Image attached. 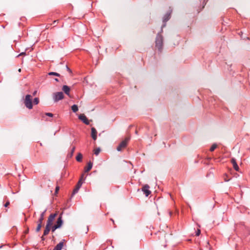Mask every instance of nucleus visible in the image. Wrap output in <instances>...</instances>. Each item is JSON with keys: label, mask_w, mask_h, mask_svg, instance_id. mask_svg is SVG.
Masks as SVG:
<instances>
[{"label": "nucleus", "mask_w": 250, "mask_h": 250, "mask_svg": "<svg viewBox=\"0 0 250 250\" xmlns=\"http://www.w3.org/2000/svg\"><path fill=\"white\" fill-rule=\"evenodd\" d=\"M229 181V179H226V178L225 179V182H228Z\"/></svg>", "instance_id": "37"}, {"label": "nucleus", "mask_w": 250, "mask_h": 250, "mask_svg": "<svg viewBox=\"0 0 250 250\" xmlns=\"http://www.w3.org/2000/svg\"><path fill=\"white\" fill-rule=\"evenodd\" d=\"M217 147V145L216 144H213L211 147L210 148V151H213L214 149Z\"/></svg>", "instance_id": "26"}, {"label": "nucleus", "mask_w": 250, "mask_h": 250, "mask_svg": "<svg viewBox=\"0 0 250 250\" xmlns=\"http://www.w3.org/2000/svg\"><path fill=\"white\" fill-rule=\"evenodd\" d=\"M65 67H66V70L69 72V73H72V71L71 70V69L68 67V66L67 65H65Z\"/></svg>", "instance_id": "30"}, {"label": "nucleus", "mask_w": 250, "mask_h": 250, "mask_svg": "<svg viewBox=\"0 0 250 250\" xmlns=\"http://www.w3.org/2000/svg\"><path fill=\"white\" fill-rule=\"evenodd\" d=\"M79 119L81 120L83 123H84L86 125H89V122L87 118H86V116L83 114H81L79 115Z\"/></svg>", "instance_id": "7"}, {"label": "nucleus", "mask_w": 250, "mask_h": 250, "mask_svg": "<svg viewBox=\"0 0 250 250\" xmlns=\"http://www.w3.org/2000/svg\"><path fill=\"white\" fill-rule=\"evenodd\" d=\"M50 230L51 227L46 225L45 229L44 230L43 232V236L48 235Z\"/></svg>", "instance_id": "17"}, {"label": "nucleus", "mask_w": 250, "mask_h": 250, "mask_svg": "<svg viewBox=\"0 0 250 250\" xmlns=\"http://www.w3.org/2000/svg\"><path fill=\"white\" fill-rule=\"evenodd\" d=\"M10 204V202L9 201H7L4 205L5 207H8Z\"/></svg>", "instance_id": "32"}, {"label": "nucleus", "mask_w": 250, "mask_h": 250, "mask_svg": "<svg viewBox=\"0 0 250 250\" xmlns=\"http://www.w3.org/2000/svg\"><path fill=\"white\" fill-rule=\"evenodd\" d=\"M48 74V75H50V76L53 75V76H55L57 77H61V75L59 73H58L57 72H49Z\"/></svg>", "instance_id": "21"}, {"label": "nucleus", "mask_w": 250, "mask_h": 250, "mask_svg": "<svg viewBox=\"0 0 250 250\" xmlns=\"http://www.w3.org/2000/svg\"><path fill=\"white\" fill-rule=\"evenodd\" d=\"M57 21H54V23H56V22Z\"/></svg>", "instance_id": "42"}, {"label": "nucleus", "mask_w": 250, "mask_h": 250, "mask_svg": "<svg viewBox=\"0 0 250 250\" xmlns=\"http://www.w3.org/2000/svg\"><path fill=\"white\" fill-rule=\"evenodd\" d=\"M36 93H37V91H35L33 92V95L34 96H35V95L36 94Z\"/></svg>", "instance_id": "36"}, {"label": "nucleus", "mask_w": 250, "mask_h": 250, "mask_svg": "<svg viewBox=\"0 0 250 250\" xmlns=\"http://www.w3.org/2000/svg\"><path fill=\"white\" fill-rule=\"evenodd\" d=\"M62 90L67 95H70V88L68 86L66 85H63L62 87Z\"/></svg>", "instance_id": "11"}, {"label": "nucleus", "mask_w": 250, "mask_h": 250, "mask_svg": "<svg viewBox=\"0 0 250 250\" xmlns=\"http://www.w3.org/2000/svg\"><path fill=\"white\" fill-rule=\"evenodd\" d=\"M42 223H38V225H37V227L36 229V232H39L40 231V230H41V229L42 228Z\"/></svg>", "instance_id": "22"}, {"label": "nucleus", "mask_w": 250, "mask_h": 250, "mask_svg": "<svg viewBox=\"0 0 250 250\" xmlns=\"http://www.w3.org/2000/svg\"><path fill=\"white\" fill-rule=\"evenodd\" d=\"M200 233H201V231L200 229H198L196 232V235L199 236L200 235Z\"/></svg>", "instance_id": "31"}, {"label": "nucleus", "mask_w": 250, "mask_h": 250, "mask_svg": "<svg viewBox=\"0 0 250 250\" xmlns=\"http://www.w3.org/2000/svg\"><path fill=\"white\" fill-rule=\"evenodd\" d=\"M29 232V228L27 227V229L24 231V233L27 234Z\"/></svg>", "instance_id": "33"}, {"label": "nucleus", "mask_w": 250, "mask_h": 250, "mask_svg": "<svg viewBox=\"0 0 250 250\" xmlns=\"http://www.w3.org/2000/svg\"><path fill=\"white\" fill-rule=\"evenodd\" d=\"M63 220L62 218V213L61 214L59 217L57 218V221L54 225L58 229L60 228L63 224Z\"/></svg>", "instance_id": "6"}, {"label": "nucleus", "mask_w": 250, "mask_h": 250, "mask_svg": "<svg viewBox=\"0 0 250 250\" xmlns=\"http://www.w3.org/2000/svg\"><path fill=\"white\" fill-rule=\"evenodd\" d=\"M171 13V10H169L164 15L163 21V22H166L169 20V19L170 18Z\"/></svg>", "instance_id": "9"}, {"label": "nucleus", "mask_w": 250, "mask_h": 250, "mask_svg": "<svg viewBox=\"0 0 250 250\" xmlns=\"http://www.w3.org/2000/svg\"><path fill=\"white\" fill-rule=\"evenodd\" d=\"M57 215V213L51 214L48 218V220L47 221L46 225L51 227L53 224L54 220L55 218L56 217Z\"/></svg>", "instance_id": "5"}, {"label": "nucleus", "mask_w": 250, "mask_h": 250, "mask_svg": "<svg viewBox=\"0 0 250 250\" xmlns=\"http://www.w3.org/2000/svg\"><path fill=\"white\" fill-rule=\"evenodd\" d=\"M231 162L232 164L233 165V167L234 169L236 171H239V167L236 163V160L233 158L231 159Z\"/></svg>", "instance_id": "12"}, {"label": "nucleus", "mask_w": 250, "mask_h": 250, "mask_svg": "<svg viewBox=\"0 0 250 250\" xmlns=\"http://www.w3.org/2000/svg\"><path fill=\"white\" fill-rule=\"evenodd\" d=\"M54 80H55V81H56V82H59V79H57V78H55V79H54Z\"/></svg>", "instance_id": "40"}, {"label": "nucleus", "mask_w": 250, "mask_h": 250, "mask_svg": "<svg viewBox=\"0 0 250 250\" xmlns=\"http://www.w3.org/2000/svg\"><path fill=\"white\" fill-rule=\"evenodd\" d=\"M208 0H204L203 5L202 6V8L201 10L204 8V7H205V5L206 4V3L208 1Z\"/></svg>", "instance_id": "29"}, {"label": "nucleus", "mask_w": 250, "mask_h": 250, "mask_svg": "<svg viewBox=\"0 0 250 250\" xmlns=\"http://www.w3.org/2000/svg\"><path fill=\"white\" fill-rule=\"evenodd\" d=\"M58 228L55 226H53L51 227V230L52 232H54Z\"/></svg>", "instance_id": "27"}, {"label": "nucleus", "mask_w": 250, "mask_h": 250, "mask_svg": "<svg viewBox=\"0 0 250 250\" xmlns=\"http://www.w3.org/2000/svg\"><path fill=\"white\" fill-rule=\"evenodd\" d=\"M25 53L22 52L21 53V54H20V55H22V54H25Z\"/></svg>", "instance_id": "41"}, {"label": "nucleus", "mask_w": 250, "mask_h": 250, "mask_svg": "<svg viewBox=\"0 0 250 250\" xmlns=\"http://www.w3.org/2000/svg\"><path fill=\"white\" fill-rule=\"evenodd\" d=\"M82 184H83L82 180V179H81L78 181V182L77 183V184L76 185V186H77V187H78L79 188H80L81 187V186L82 185Z\"/></svg>", "instance_id": "24"}, {"label": "nucleus", "mask_w": 250, "mask_h": 250, "mask_svg": "<svg viewBox=\"0 0 250 250\" xmlns=\"http://www.w3.org/2000/svg\"><path fill=\"white\" fill-rule=\"evenodd\" d=\"M111 220L113 223L114 222V220H113L112 219H111Z\"/></svg>", "instance_id": "45"}, {"label": "nucleus", "mask_w": 250, "mask_h": 250, "mask_svg": "<svg viewBox=\"0 0 250 250\" xmlns=\"http://www.w3.org/2000/svg\"><path fill=\"white\" fill-rule=\"evenodd\" d=\"M41 239L42 241H44L45 240V238L43 235L41 237Z\"/></svg>", "instance_id": "35"}, {"label": "nucleus", "mask_w": 250, "mask_h": 250, "mask_svg": "<svg viewBox=\"0 0 250 250\" xmlns=\"http://www.w3.org/2000/svg\"><path fill=\"white\" fill-rule=\"evenodd\" d=\"M32 103L35 104H38L39 103V99L38 98H34Z\"/></svg>", "instance_id": "25"}, {"label": "nucleus", "mask_w": 250, "mask_h": 250, "mask_svg": "<svg viewBox=\"0 0 250 250\" xmlns=\"http://www.w3.org/2000/svg\"><path fill=\"white\" fill-rule=\"evenodd\" d=\"M79 189L80 188L78 187H77V186H75V188H74V189L73 190V192L72 193L71 197H72L77 193H78V191L79 190Z\"/></svg>", "instance_id": "19"}, {"label": "nucleus", "mask_w": 250, "mask_h": 250, "mask_svg": "<svg viewBox=\"0 0 250 250\" xmlns=\"http://www.w3.org/2000/svg\"><path fill=\"white\" fill-rule=\"evenodd\" d=\"M64 98V95L62 92H58L53 93V99L55 103L58 102Z\"/></svg>", "instance_id": "3"}, {"label": "nucleus", "mask_w": 250, "mask_h": 250, "mask_svg": "<svg viewBox=\"0 0 250 250\" xmlns=\"http://www.w3.org/2000/svg\"><path fill=\"white\" fill-rule=\"evenodd\" d=\"M24 104L25 107L28 109H31L33 108V103L32 100V96L27 94L25 96L24 99Z\"/></svg>", "instance_id": "2"}, {"label": "nucleus", "mask_w": 250, "mask_h": 250, "mask_svg": "<svg viewBox=\"0 0 250 250\" xmlns=\"http://www.w3.org/2000/svg\"><path fill=\"white\" fill-rule=\"evenodd\" d=\"M130 140V138L129 137H127L124 140L122 141L120 143V144L119 145V146H117V150L118 151H120L122 150V149L123 148H125L126 147V146H127V142H128V141Z\"/></svg>", "instance_id": "4"}, {"label": "nucleus", "mask_w": 250, "mask_h": 250, "mask_svg": "<svg viewBox=\"0 0 250 250\" xmlns=\"http://www.w3.org/2000/svg\"><path fill=\"white\" fill-rule=\"evenodd\" d=\"M57 21H54V23H56V22Z\"/></svg>", "instance_id": "43"}, {"label": "nucleus", "mask_w": 250, "mask_h": 250, "mask_svg": "<svg viewBox=\"0 0 250 250\" xmlns=\"http://www.w3.org/2000/svg\"><path fill=\"white\" fill-rule=\"evenodd\" d=\"M165 26H166V22H163V25H162L161 28H164V27H165Z\"/></svg>", "instance_id": "34"}, {"label": "nucleus", "mask_w": 250, "mask_h": 250, "mask_svg": "<svg viewBox=\"0 0 250 250\" xmlns=\"http://www.w3.org/2000/svg\"><path fill=\"white\" fill-rule=\"evenodd\" d=\"M59 187H56V192H57V191L59 190Z\"/></svg>", "instance_id": "39"}, {"label": "nucleus", "mask_w": 250, "mask_h": 250, "mask_svg": "<svg viewBox=\"0 0 250 250\" xmlns=\"http://www.w3.org/2000/svg\"><path fill=\"white\" fill-rule=\"evenodd\" d=\"M92 166H93L92 162H91V161H89L87 163V167L86 168H85V172H88L89 170H90L92 167Z\"/></svg>", "instance_id": "15"}, {"label": "nucleus", "mask_w": 250, "mask_h": 250, "mask_svg": "<svg viewBox=\"0 0 250 250\" xmlns=\"http://www.w3.org/2000/svg\"><path fill=\"white\" fill-rule=\"evenodd\" d=\"M101 151V149L100 147H98V148H96L95 149H94V154H95L96 156L98 155L100 153Z\"/></svg>", "instance_id": "23"}, {"label": "nucleus", "mask_w": 250, "mask_h": 250, "mask_svg": "<svg viewBox=\"0 0 250 250\" xmlns=\"http://www.w3.org/2000/svg\"><path fill=\"white\" fill-rule=\"evenodd\" d=\"M45 114L46 116L50 117H53V114L52 113H51L46 112V113H45Z\"/></svg>", "instance_id": "28"}, {"label": "nucleus", "mask_w": 250, "mask_h": 250, "mask_svg": "<svg viewBox=\"0 0 250 250\" xmlns=\"http://www.w3.org/2000/svg\"><path fill=\"white\" fill-rule=\"evenodd\" d=\"M97 130L94 127L91 128V137L94 140L97 139Z\"/></svg>", "instance_id": "13"}, {"label": "nucleus", "mask_w": 250, "mask_h": 250, "mask_svg": "<svg viewBox=\"0 0 250 250\" xmlns=\"http://www.w3.org/2000/svg\"><path fill=\"white\" fill-rule=\"evenodd\" d=\"M75 146H74L72 147L70 152H69L68 154H67V158L68 159H69V158H71L73 155V153L75 151Z\"/></svg>", "instance_id": "16"}, {"label": "nucleus", "mask_w": 250, "mask_h": 250, "mask_svg": "<svg viewBox=\"0 0 250 250\" xmlns=\"http://www.w3.org/2000/svg\"><path fill=\"white\" fill-rule=\"evenodd\" d=\"M83 155L81 153H79L76 157V159L78 162H81L82 161Z\"/></svg>", "instance_id": "18"}, {"label": "nucleus", "mask_w": 250, "mask_h": 250, "mask_svg": "<svg viewBox=\"0 0 250 250\" xmlns=\"http://www.w3.org/2000/svg\"><path fill=\"white\" fill-rule=\"evenodd\" d=\"M135 133H136V134H138V131H137V130H136V131H135Z\"/></svg>", "instance_id": "44"}, {"label": "nucleus", "mask_w": 250, "mask_h": 250, "mask_svg": "<svg viewBox=\"0 0 250 250\" xmlns=\"http://www.w3.org/2000/svg\"><path fill=\"white\" fill-rule=\"evenodd\" d=\"M163 28H161V31H160V32H159V33L161 34L162 32H163Z\"/></svg>", "instance_id": "38"}, {"label": "nucleus", "mask_w": 250, "mask_h": 250, "mask_svg": "<svg viewBox=\"0 0 250 250\" xmlns=\"http://www.w3.org/2000/svg\"><path fill=\"white\" fill-rule=\"evenodd\" d=\"M46 210H47V209H45L43 212H42L41 213V214H40V218H39L37 223H42V221L44 219V217L45 213Z\"/></svg>", "instance_id": "14"}, {"label": "nucleus", "mask_w": 250, "mask_h": 250, "mask_svg": "<svg viewBox=\"0 0 250 250\" xmlns=\"http://www.w3.org/2000/svg\"><path fill=\"white\" fill-rule=\"evenodd\" d=\"M71 109L73 112H76L78 110V107L76 104H73L71 106Z\"/></svg>", "instance_id": "20"}, {"label": "nucleus", "mask_w": 250, "mask_h": 250, "mask_svg": "<svg viewBox=\"0 0 250 250\" xmlns=\"http://www.w3.org/2000/svg\"><path fill=\"white\" fill-rule=\"evenodd\" d=\"M65 240L63 239L62 241L60 242L54 247L53 250H61L62 247L63 246V242Z\"/></svg>", "instance_id": "10"}, {"label": "nucleus", "mask_w": 250, "mask_h": 250, "mask_svg": "<svg viewBox=\"0 0 250 250\" xmlns=\"http://www.w3.org/2000/svg\"><path fill=\"white\" fill-rule=\"evenodd\" d=\"M149 186L148 185H145L142 188V191L146 197L151 193V191L149 190Z\"/></svg>", "instance_id": "8"}, {"label": "nucleus", "mask_w": 250, "mask_h": 250, "mask_svg": "<svg viewBox=\"0 0 250 250\" xmlns=\"http://www.w3.org/2000/svg\"><path fill=\"white\" fill-rule=\"evenodd\" d=\"M155 47L159 52H162L163 47V37L159 33L157 34L155 39Z\"/></svg>", "instance_id": "1"}]
</instances>
